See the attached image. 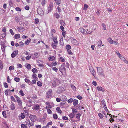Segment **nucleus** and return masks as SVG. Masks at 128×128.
<instances>
[{"mask_svg":"<svg viewBox=\"0 0 128 128\" xmlns=\"http://www.w3.org/2000/svg\"><path fill=\"white\" fill-rule=\"evenodd\" d=\"M97 70V72L99 75L101 76H103L104 77L105 76L104 74V71L102 68L101 67H96Z\"/></svg>","mask_w":128,"mask_h":128,"instance_id":"1","label":"nucleus"},{"mask_svg":"<svg viewBox=\"0 0 128 128\" xmlns=\"http://www.w3.org/2000/svg\"><path fill=\"white\" fill-rule=\"evenodd\" d=\"M60 83L59 79L54 78V80L53 82L52 86L54 88L56 87V86Z\"/></svg>","mask_w":128,"mask_h":128,"instance_id":"2","label":"nucleus"},{"mask_svg":"<svg viewBox=\"0 0 128 128\" xmlns=\"http://www.w3.org/2000/svg\"><path fill=\"white\" fill-rule=\"evenodd\" d=\"M14 96L15 98L17 101L18 102V105H19V107H20V108H22V100H20V98L17 96L15 95Z\"/></svg>","mask_w":128,"mask_h":128,"instance_id":"3","label":"nucleus"},{"mask_svg":"<svg viewBox=\"0 0 128 128\" xmlns=\"http://www.w3.org/2000/svg\"><path fill=\"white\" fill-rule=\"evenodd\" d=\"M53 4L52 3H50L48 9V11L46 12L47 14H48L50 12L53 8Z\"/></svg>","mask_w":128,"mask_h":128,"instance_id":"4","label":"nucleus"},{"mask_svg":"<svg viewBox=\"0 0 128 128\" xmlns=\"http://www.w3.org/2000/svg\"><path fill=\"white\" fill-rule=\"evenodd\" d=\"M30 118L32 121V122H34L36 121L37 118V117L36 116L32 114H30Z\"/></svg>","mask_w":128,"mask_h":128,"instance_id":"5","label":"nucleus"},{"mask_svg":"<svg viewBox=\"0 0 128 128\" xmlns=\"http://www.w3.org/2000/svg\"><path fill=\"white\" fill-rule=\"evenodd\" d=\"M71 43L74 45L78 46L79 44V43L77 40L75 39H72Z\"/></svg>","mask_w":128,"mask_h":128,"instance_id":"6","label":"nucleus"},{"mask_svg":"<svg viewBox=\"0 0 128 128\" xmlns=\"http://www.w3.org/2000/svg\"><path fill=\"white\" fill-rule=\"evenodd\" d=\"M64 89L62 87H60L58 88L57 91V93L58 94H61L64 91Z\"/></svg>","mask_w":128,"mask_h":128,"instance_id":"7","label":"nucleus"},{"mask_svg":"<svg viewBox=\"0 0 128 128\" xmlns=\"http://www.w3.org/2000/svg\"><path fill=\"white\" fill-rule=\"evenodd\" d=\"M52 93V90H50L46 93V97L48 98H51L52 95H51Z\"/></svg>","mask_w":128,"mask_h":128,"instance_id":"8","label":"nucleus"},{"mask_svg":"<svg viewBox=\"0 0 128 128\" xmlns=\"http://www.w3.org/2000/svg\"><path fill=\"white\" fill-rule=\"evenodd\" d=\"M89 70H90V72L95 77L96 75V72L94 69L92 67H90Z\"/></svg>","mask_w":128,"mask_h":128,"instance_id":"9","label":"nucleus"},{"mask_svg":"<svg viewBox=\"0 0 128 128\" xmlns=\"http://www.w3.org/2000/svg\"><path fill=\"white\" fill-rule=\"evenodd\" d=\"M1 48L2 50L4 53L5 52V49L6 46L4 43V42H1Z\"/></svg>","mask_w":128,"mask_h":128,"instance_id":"10","label":"nucleus"},{"mask_svg":"<svg viewBox=\"0 0 128 128\" xmlns=\"http://www.w3.org/2000/svg\"><path fill=\"white\" fill-rule=\"evenodd\" d=\"M65 64V63H64L63 65H62L60 67V70L62 73V72L63 70H64V71H65L66 70V69L64 66Z\"/></svg>","mask_w":128,"mask_h":128,"instance_id":"11","label":"nucleus"},{"mask_svg":"<svg viewBox=\"0 0 128 128\" xmlns=\"http://www.w3.org/2000/svg\"><path fill=\"white\" fill-rule=\"evenodd\" d=\"M38 13L40 15L42 16L44 14V11L41 8H39L37 10Z\"/></svg>","mask_w":128,"mask_h":128,"instance_id":"12","label":"nucleus"},{"mask_svg":"<svg viewBox=\"0 0 128 128\" xmlns=\"http://www.w3.org/2000/svg\"><path fill=\"white\" fill-rule=\"evenodd\" d=\"M40 108V106L39 105L36 104L33 107L32 109L34 110H38Z\"/></svg>","mask_w":128,"mask_h":128,"instance_id":"13","label":"nucleus"},{"mask_svg":"<svg viewBox=\"0 0 128 128\" xmlns=\"http://www.w3.org/2000/svg\"><path fill=\"white\" fill-rule=\"evenodd\" d=\"M17 28L18 29V31L20 32H24L25 30V29L21 27H19L17 26Z\"/></svg>","mask_w":128,"mask_h":128,"instance_id":"14","label":"nucleus"},{"mask_svg":"<svg viewBox=\"0 0 128 128\" xmlns=\"http://www.w3.org/2000/svg\"><path fill=\"white\" fill-rule=\"evenodd\" d=\"M11 105L10 106V108L11 110H15L16 108V106L15 104H14L13 102H11Z\"/></svg>","mask_w":128,"mask_h":128,"instance_id":"15","label":"nucleus"},{"mask_svg":"<svg viewBox=\"0 0 128 128\" xmlns=\"http://www.w3.org/2000/svg\"><path fill=\"white\" fill-rule=\"evenodd\" d=\"M18 54V51L17 52L15 51L14 52L12 53L11 54V56L13 58H14L15 57V56L17 55Z\"/></svg>","mask_w":128,"mask_h":128,"instance_id":"16","label":"nucleus"},{"mask_svg":"<svg viewBox=\"0 0 128 128\" xmlns=\"http://www.w3.org/2000/svg\"><path fill=\"white\" fill-rule=\"evenodd\" d=\"M97 88L98 91H102L103 92H104L105 91L104 89L100 86L97 87Z\"/></svg>","mask_w":128,"mask_h":128,"instance_id":"17","label":"nucleus"},{"mask_svg":"<svg viewBox=\"0 0 128 128\" xmlns=\"http://www.w3.org/2000/svg\"><path fill=\"white\" fill-rule=\"evenodd\" d=\"M53 40L55 44L57 45L58 44V42L57 40V38L56 37H54L53 38Z\"/></svg>","mask_w":128,"mask_h":128,"instance_id":"18","label":"nucleus"},{"mask_svg":"<svg viewBox=\"0 0 128 128\" xmlns=\"http://www.w3.org/2000/svg\"><path fill=\"white\" fill-rule=\"evenodd\" d=\"M108 41L109 43L111 44H114V41L112 39L110 38H109L108 39Z\"/></svg>","mask_w":128,"mask_h":128,"instance_id":"19","label":"nucleus"},{"mask_svg":"<svg viewBox=\"0 0 128 128\" xmlns=\"http://www.w3.org/2000/svg\"><path fill=\"white\" fill-rule=\"evenodd\" d=\"M34 57H33V59H35L36 58H38L39 57V55L38 53H35L34 54Z\"/></svg>","mask_w":128,"mask_h":128,"instance_id":"20","label":"nucleus"},{"mask_svg":"<svg viewBox=\"0 0 128 128\" xmlns=\"http://www.w3.org/2000/svg\"><path fill=\"white\" fill-rule=\"evenodd\" d=\"M55 58L54 57L50 56L49 57L48 60L50 61H52L54 60Z\"/></svg>","mask_w":128,"mask_h":128,"instance_id":"21","label":"nucleus"},{"mask_svg":"<svg viewBox=\"0 0 128 128\" xmlns=\"http://www.w3.org/2000/svg\"><path fill=\"white\" fill-rule=\"evenodd\" d=\"M31 39L30 38L28 39L25 42V44L26 45H28L30 42Z\"/></svg>","mask_w":128,"mask_h":128,"instance_id":"22","label":"nucleus"},{"mask_svg":"<svg viewBox=\"0 0 128 128\" xmlns=\"http://www.w3.org/2000/svg\"><path fill=\"white\" fill-rule=\"evenodd\" d=\"M75 114L72 112V113H70V114L69 116L71 119H72L73 118H74V117L75 116Z\"/></svg>","mask_w":128,"mask_h":128,"instance_id":"23","label":"nucleus"},{"mask_svg":"<svg viewBox=\"0 0 128 128\" xmlns=\"http://www.w3.org/2000/svg\"><path fill=\"white\" fill-rule=\"evenodd\" d=\"M78 101L76 100H74L73 101V104L74 106H76L78 104Z\"/></svg>","mask_w":128,"mask_h":128,"instance_id":"24","label":"nucleus"},{"mask_svg":"<svg viewBox=\"0 0 128 128\" xmlns=\"http://www.w3.org/2000/svg\"><path fill=\"white\" fill-rule=\"evenodd\" d=\"M32 78L34 79H36L37 80H38V79L36 74H34L32 75Z\"/></svg>","mask_w":128,"mask_h":128,"instance_id":"25","label":"nucleus"},{"mask_svg":"<svg viewBox=\"0 0 128 128\" xmlns=\"http://www.w3.org/2000/svg\"><path fill=\"white\" fill-rule=\"evenodd\" d=\"M56 110L58 112L61 114L62 113V111L61 110L60 108L59 107H58L56 108Z\"/></svg>","mask_w":128,"mask_h":128,"instance_id":"26","label":"nucleus"},{"mask_svg":"<svg viewBox=\"0 0 128 128\" xmlns=\"http://www.w3.org/2000/svg\"><path fill=\"white\" fill-rule=\"evenodd\" d=\"M57 45L55 44H54L53 43H52V47L54 49H56V48L57 47V46H56Z\"/></svg>","mask_w":128,"mask_h":128,"instance_id":"27","label":"nucleus"},{"mask_svg":"<svg viewBox=\"0 0 128 128\" xmlns=\"http://www.w3.org/2000/svg\"><path fill=\"white\" fill-rule=\"evenodd\" d=\"M54 16L56 17L57 19H58L60 17V15L57 13H56L54 14Z\"/></svg>","mask_w":128,"mask_h":128,"instance_id":"28","label":"nucleus"},{"mask_svg":"<svg viewBox=\"0 0 128 128\" xmlns=\"http://www.w3.org/2000/svg\"><path fill=\"white\" fill-rule=\"evenodd\" d=\"M14 38L16 39L19 38H20V35L19 34H16L15 35Z\"/></svg>","mask_w":128,"mask_h":128,"instance_id":"29","label":"nucleus"},{"mask_svg":"<svg viewBox=\"0 0 128 128\" xmlns=\"http://www.w3.org/2000/svg\"><path fill=\"white\" fill-rule=\"evenodd\" d=\"M98 46L100 47L102 44V42L100 40L98 43Z\"/></svg>","mask_w":128,"mask_h":128,"instance_id":"30","label":"nucleus"},{"mask_svg":"<svg viewBox=\"0 0 128 128\" xmlns=\"http://www.w3.org/2000/svg\"><path fill=\"white\" fill-rule=\"evenodd\" d=\"M38 86L40 87H41L42 86V82L40 81H38L37 82V84Z\"/></svg>","mask_w":128,"mask_h":128,"instance_id":"31","label":"nucleus"},{"mask_svg":"<svg viewBox=\"0 0 128 128\" xmlns=\"http://www.w3.org/2000/svg\"><path fill=\"white\" fill-rule=\"evenodd\" d=\"M20 95L22 96H24L25 94L23 92V91L22 90H20Z\"/></svg>","mask_w":128,"mask_h":128,"instance_id":"32","label":"nucleus"},{"mask_svg":"<svg viewBox=\"0 0 128 128\" xmlns=\"http://www.w3.org/2000/svg\"><path fill=\"white\" fill-rule=\"evenodd\" d=\"M66 48L68 50H70V49L71 48V46L69 45H68L66 46Z\"/></svg>","mask_w":128,"mask_h":128,"instance_id":"33","label":"nucleus"},{"mask_svg":"<svg viewBox=\"0 0 128 128\" xmlns=\"http://www.w3.org/2000/svg\"><path fill=\"white\" fill-rule=\"evenodd\" d=\"M84 6L83 8V10H86L87 9L88 7V5L86 4H84Z\"/></svg>","mask_w":128,"mask_h":128,"instance_id":"34","label":"nucleus"},{"mask_svg":"<svg viewBox=\"0 0 128 128\" xmlns=\"http://www.w3.org/2000/svg\"><path fill=\"white\" fill-rule=\"evenodd\" d=\"M60 44L62 46H64V44L62 40H60Z\"/></svg>","mask_w":128,"mask_h":128,"instance_id":"35","label":"nucleus"},{"mask_svg":"<svg viewBox=\"0 0 128 128\" xmlns=\"http://www.w3.org/2000/svg\"><path fill=\"white\" fill-rule=\"evenodd\" d=\"M80 31L82 33L84 34L85 31V30L83 28H81L80 29Z\"/></svg>","mask_w":128,"mask_h":128,"instance_id":"36","label":"nucleus"},{"mask_svg":"<svg viewBox=\"0 0 128 128\" xmlns=\"http://www.w3.org/2000/svg\"><path fill=\"white\" fill-rule=\"evenodd\" d=\"M46 2L45 0H43L42 2V6H44L46 4Z\"/></svg>","mask_w":128,"mask_h":128,"instance_id":"37","label":"nucleus"},{"mask_svg":"<svg viewBox=\"0 0 128 128\" xmlns=\"http://www.w3.org/2000/svg\"><path fill=\"white\" fill-rule=\"evenodd\" d=\"M66 103V101H64L60 103V106H63Z\"/></svg>","mask_w":128,"mask_h":128,"instance_id":"38","label":"nucleus"},{"mask_svg":"<svg viewBox=\"0 0 128 128\" xmlns=\"http://www.w3.org/2000/svg\"><path fill=\"white\" fill-rule=\"evenodd\" d=\"M116 53L117 54L118 56L120 57L122 56L121 55L120 53L118 51H116Z\"/></svg>","mask_w":128,"mask_h":128,"instance_id":"39","label":"nucleus"},{"mask_svg":"<svg viewBox=\"0 0 128 128\" xmlns=\"http://www.w3.org/2000/svg\"><path fill=\"white\" fill-rule=\"evenodd\" d=\"M56 4L60 6V5L61 1L60 0H57V2H56Z\"/></svg>","mask_w":128,"mask_h":128,"instance_id":"40","label":"nucleus"},{"mask_svg":"<svg viewBox=\"0 0 128 128\" xmlns=\"http://www.w3.org/2000/svg\"><path fill=\"white\" fill-rule=\"evenodd\" d=\"M71 86L72 88L73 89L74 91H76V87L74 86L73 85H71Z\"/></svg>","mask_w":128,"mask_h":128,"instance_id":"41","label":"nucleus"},{"mask_svg":"<svg viewBox=\"0 0 128 128\" xmlns=\"http://www.w3.org/2000/svg\"><path fill=\"white\" fill-rule=\"evenodd\" d=\"M9 69L10 71H12L14 70V68L13 66H10V67Z\"/></svg>","mask_w":128,"mask_h":128,"instance_id":"42","label":"nucleus"},{"mask_svg":"<svg viewBox=\"0 0 128 128\" xmlns=\"http://www.w3.org/2000/svg\"><path fill=\"white\" fill-rule=\"evenodd\" d=\"M74 100L72 98H71L68 101V102L69 103H71L73 102Z\"/></svg>","mask_w":128,"mask_h":128,"instance_id":"43","label":"nucleus"},{"mask_svg":"<svg viewBox=\"0 0 128 128\" xmlns=\"http://www.w3.org/2000/svg\"><path fill=\"white\" fill-rule=\"evenodd\" d=\"M81 116V114H80L79 113L77 114L76 115V118L77 119H79L80 118Z\"/></svg>","mask_w":128,"mask_h":128,"instance_id":"44","label":"nucleus"},{"mask_svg":"<svg viewBox=\"0 0 128 128\" xmlns=\"http://www.w3.org/2000/svg\"><path fill=\"white\" fill-rule=\"evenodd\" d=\"M52 108V106H51L50 105H49L48 106H46V108L47 110V109H49V108Z\"/></svg>","mask_w":128,"mask_h":128,"instance_id":"45","label":"nucleus"},{"mask_svg":"<svg viewBox=\"0 0 128 128\" xmlns=\"http://www.w3.org/2000/svg\"><path fill=\"white\" fill-rule=\"evenodd\" d=\"M88 23L86 24L84 23L83 24V26L84 28H86L88 27Z\"/></svg>","mask_w":128,"mask_h":128,"instance_id":"46","label":"nucleus"},{"mask_svg":"<svg viewBox=\"0 0 128 128\" xmlns=\"http://www.w3.org/2000/svg\"><path fill=\"white\" fill-rule=\"evenodd\" d=\"M20 46V47H22L24 45V44L22 42H21L19 43Z\"/></svg>","mask_w":128,"mask_h":128,"instance_id":"47","label":"nucleus"},{"mask_svg":"<svg viewBox=\"0 0 128 128\" xmlns=\"http://www.w3.org/2000/svg\"><path fill=\"white\" fill-rule=\"evenodd\" d=\"M102 26L104 28V30H106V26L105 24L102 23Z\"/></svg>","mask_w":128,"mask_h":128,"instance_id":"48","label":"nucleus"},{"mask_svg":"<svg viewBox=\"0 0 128 128\" xmlns=\"http://www.w3.org/2000/svg\"><path fill=\"white\" fill-rule=\"evenodd\" d=\"M38 70L36 68H33L32 70V72L34 73H37L38 72Z\"/></svg>","mask_w":128,"mask_h":128,"instance_id":"49","label":"nucleus"},{"mask_svg":"<svg viewBox=\"0 0 128 128\" xmlns=\"http://www.w3.org/2000/svg\"><path fill=\"white\" fill-rule=\"evenodd\" d=\"M11 99L12 100V101L14 102H16V100L15 99V98H14V97L13 96H12L11 97Z\"/></svg>","mask_w":128,"mask_h":128,"instance_id":"50","label":"nucleus"},{"mask_svg":"<svg viewBox=\"0 0 128 128\" xmlns=\"http://www.w3.org/2000/svg\"><path fill=\"white\" fill-rule=\"evenodd\" d=\"M62 99L63 98V100H64V101H66L67 100V99L66 97L64 96H62Z\"/></svg>","mask_w":128,"mask_h":128,"instance_id":"51","label":"nucleus"},{"mask_svg":"<svg viewBox=\"0 0 128 128\" xmlns=\"http://www.w3.org/2000/svg\"><path fill=\"white\" fill-rule=\"evenodd\" d=\"M98 116L101 119L102 118L104 117V116L100 113L98 114Z\"/></svg>","mask_w":128,"mask_h":128,"instance_id":"52","label":"nucleus"},{"mask_svg":"<svg viewBox=\"0 0 128 128\" xmlns=\"http://www.w3.org/2000/svg\"><path fill=\"white\" fill-rule=\"evenodd\" d=\"M77 112V110H76V109L74 108L72 109V112L74 114H76V113Z\"/></svg>","mask_w":128,"mask_h":128,"instance_id":"53","label":"nucleus"},{"mask_svg":"<svg viewBox=\"0 0 128 128\" xmlns=\"http://www.w3.org/2000/svg\"><path fill=\"white\" fill-rule=\"evenodd\" d=\"M31 66L30 64H28L26 66L28 70H30L31 69Z\"/></svg>","mask_w":128,"mask_h":128,"instance_id":"54","label":"nucleus"},{"mask_svg":"<svg viewBox=\"0 0 128 128\" xmlns=\"http://www.w3.org/2000/svg\"><path fill=\"white\" fill-rule=\"evenodd\" d=\"M14 80L17 82H18L20 81V78H14Z\"/></svg>","mask_w":128,"mask_h":128,"instance_id":"55","label":"nucleus"},{"mask_svg":"<svg viewBox=\"0 0 128 128\" xmlns=\"http://www.w3.org/2000/svg\"><path fill=\"white\" fill-rule=\"evenodd\" d=\"M35 24H38L39 22V20L38 18H36L35 20Z\"/></svg>","mask_w":128,"mask_h":128,"instance_id":"56","label":"nucleus"},{"mask_svg":"<svg viewBox=\"0 0 128 128\" xmlns=\"http://www.w3.org/2000/svg\"><path fill=\"white\" fill-rule=\"evenodd\" d=\"M57 63H56V62H52V66H56L57 64Z\"/></svg>","mask_w":128,"mask_h":128,"instance_id":"57","label":"nucleus"},{"mask_svg":"<svg viewBox=\"0 0 128 128\" xmlns=\"http://www.w3.org/2000/svg\"><path fill=\"white\" fill-rule=\"evenodd\" d=\"M103 107L104 108L105 110L107 112H108V111L107 109V108L106 104L105 105H104V106H103Z\"/></svg>","mask_w":128,"mask_h":128,"instance_id":"58","label":"nucleus"},{"mask_svg":"<svg viewBox=\"0 0 128 128\" xmlns=\"http://www.w3.org/2000/svg\"><path fill=\"white\" fill-rule=\"evenodd\" d=\"M53 117L54 118L56 119L58 118L57 115L56 114H54L53 115Z\"/></svg>","mask_w":128,"mask_h":128,"instance_id":"59","label":"nucleus"},{"mask_svg":"<svg viewBox=\"0 0 128 128\" xmlns=\"http://www.w3.org/2000/svg\"><path fill=\"white\" fill-rule=\"evenodd\" d=\"M24 80L25 82L28 83H29L30 82V80L26 78Z\"/></svg>","mask_w":128,"mask_h":128,"instance_id":"60","label":"nucleus"},{"mask_svg":"<svg viewBox=\"0 0 128 128\" xmlns=\"http://www.w3.org/2000/svg\"><path fill=\"white\" fill-rule=\"evenodd\" d=\"M26 123L27 125L28 124H30V120H26Z\"/></svg>","mask_w":128,"mask_h":128,"instance_id":"61","label":"nucleus"},{"mask_svg":"<svg viewBox=\"0 0 128 128\" xmlns=\"http://www.w3.org/2000/svg\"><path fill=\"white\" fill-rule=\"evenodd\" d=\"M15 9L18 11L20 12L21 11V9L19 7H16Z\"/></svg>","mask_w":128,"mask_h":128,"instance_id":"62","label":"nucleus"},{"mask_svg":"<svg viewBox=\"0 0 128 128\" xmlns=\"http://www.w3.org/2000/svg\"><path fill=\"white\" fill-rule=\"evenodd\" d=\"M47 112L49 114H52V111L50 109H47Z\"/></svg>","mask_w":128,"mask_h":128,"instance_id":"63","label":"nucleus"},{"mask_svg":"<svg viewBox=\"0 0 128 128\" xmlns=\"http://www.w3.org/2000/svg\"><path fill=\"white\" fill-rule=\"evenodd\" d=\"M68 52L69 54H71V55H72L73 54V53L72 52V51L70 50H68Z\"/></svg>","mask_w":128,"mask_h":128,"instance_id":"64","label":"nucleus"}]
</instances>
